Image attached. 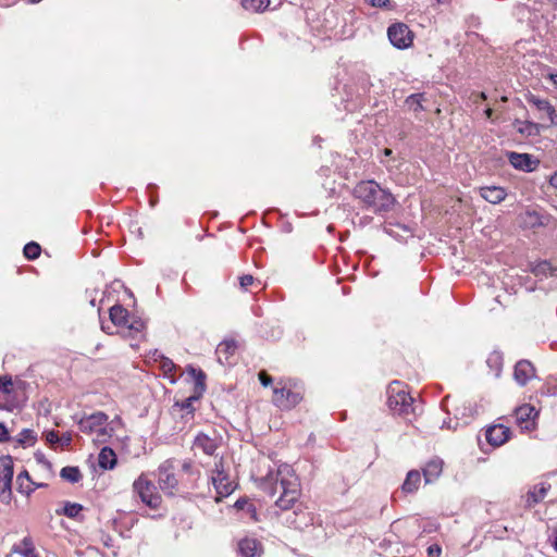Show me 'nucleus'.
<instances>
[{"label": "nucleus", "mask_w": 557, "mask_h": 557, "mask_svg": "<svg viewBox=\"0 0 557 557\" xmlns=\"http://www.w3.org/2000/svg\"><path fill=\"white\" fill-rule=\"evenodd\" d=\"M259 487L274 496L280 492L273 513L289 528L302 529L311 524L312 518L301 504H297L300 495V483L294 469L289 465H281L275 472L270 471L260 479Z\"/></svg>", "instance_id": "f257e3e1"}, {"label": "nucleus", "mask_w": 557, "mask_h": 557, "mask_svg": "<svg viewBox=\"0 0 557 557\" xmlns=\"http://www.w3.org/2000/svg\"><path fill=\"white\" fill-rule=\"evenodd\" d=\"M354 196L375 214L391 211L396 202L391 191L372 180L359 182L354 188Z\"/></svg>", "instance_id": "f03ea898"}, {"label": "nucleus", "mask_w": 557, "mask_h": 557, "mask_svg": "<svg viewBox=\"0 0 557 557\" xmlns=\"http://www.w3.org/2000/svg\"><path fill=\"white\" fill-rule=\"evenodd\" d=\"M387 406L394 414L407 416L414 411L413 398L401 383L395 381L387 387Z\"/></svg>", "instance_id": "7ed1b4c3"}, {"label": "nucleus", "mask_w": 557, "mask_h": 557, "mask_svg": "<svg viewBox=\"0 0 557 557\" xmlns=\"http://www.w3.org/2000/svg\"><path fill=\"white\" fill-rule=\"evenodd\" d=\"M109 417L102 412L97 411L89 416H85L78 420V428L83 433L91 434L95 433V441L104 443L112 435V429H108Z\"/></svg>", "instance_id": "20e7f679"}, {"label": "nucleus", "mask_w": 557, "mask_h": 557, "mask_svg": "<svg viewBox=\"0 0 557 557\" xmlns=\"http://www.w3.org/2000/svg\"><path fill=\"white\" fill-rule=\"evenodd\" d=\"M211 482L218 494L216 500L227 497L235 490L233 481L230 480L228 474L224 469L222 457L214 463V469L211 472Z\"/></svg>", "instance_id": "39448f33"}, {"label": "nucleus", "mask_w": 557, "mask_h": 557, "mask_svg": "<svg viewBox=\"0 0 557 557\" xmlns=\"http://www.w3.org/2000/svg\"><path fill=\"white\" fill-rule=\"evenodd\" d=\"M133 488L148 507L157 509L161 505V496L158 494L156 485L147 480L144 474L134 481Z\"/></svg>", "instance_id": "423d86ee"}, {"label": "nucleus", "mask_w": 557, "mask_h": 557, "mask_svg": "<svg viewBox=\"0 0 557 557\" xmlns=\"http://www.w3.org/2000/svg\"><path fill=\"white\" fill-rule=\"evenodd\" d=\"M158 484L161 491L166 495L173 496L177 492L178 481L175 476L173 460L168 459L159 466Z\"/></svg>", "instance_id": "0eeeda50"}, {"label": "nucleus", "mask_w": 557, "mask_h": 557, "mask_svg": "<svg viewBox=\"0 0 557 557\" xmlns=\"http://www.w3.org/2000/svg\"><path fill=\"white\" fill-rule=\"evenodd\" d=\"M187 372L195 380L194 395L187 397L178 405L182 409L187 410L188 412H193L194 401L198 400L206 391V373L202 370L196 369L191 366L187 367Z\"/></svg>", "instance_id": "6e6552de"}, {"label": "nucleus", "mask_w": 557, "mask_h": 557, "mask_svg": "<svg viewBox=\"0 0 557 557\" xmlns=\"http://www.w3.org/2000/svg\"><path fill=\"white\" fill-rule=\"evenodd\" d=\"M0 499L2 503H9L11 500V486L13 479V460L11 456H3L0 459Z\"/></svg>", "instance_id": "1a4fd4ad"}, {"label": "nucleus", "mask_w": 557, "mask_h": 557, "mask_svg": "<svg viewBox=\"0 0 557 557\" xmlns=\"http://www.w3.org/2000/svg\"><path fill=\"white\" fill-rule=\"evenodd\" d=\"M387 37L389 42L397 49H406L410 47L413 35L405 23H394L387 28Z\"/></svg>", "instance_id": "9d476101"}, {"label": "nucleus", "mask_w": 557, "mask_h": 557, "mask_svg": "<svg viewBox=\"0 0 557 557\" xmlns=\"http://www.w3.org/2000/svg\"><path fill=\"white\" fill-rule=\"evenodd\" d=\"M537 414L539 412L532 405L523 404L515 410L513 418L522 432H531L536 428Z\"/></svg>", "instance_id": "9b49d317"}, {"label": "nucleus", "mask_w": 557, "mask_h": 557, "mask_svg": "<svg viewBox=\"0 0 557 557\" xmlns=\"http://www.w3.org/2000/svg\"><path fill=\"white\" fill-rule=\"evenodd\" d=\"M302 396L290 388L275 387L273 389V404L282 410H289L300 403Z\"/></svg>", "instance_id": "f8f14e48"}, {"label": "nucleus", "mask_w": 557, "mask_h": 557, "mask_svg": "<svg viewBox=\"0 0 557 557\" xmlns=\"http://www.w3.org/2000/svg\"><path fill=\"white\" fill-rule=\"evenodd\" d=\"M509 163L519 171L533 172L537 169L540 161L529 153H519L515 151L507 152Z\"/></svg>", "instance_id": "ddd939ff"}, {"label": "nucleus", "mask_w": 557, "mask_h": 557, "mask_svg": "<svg viewBox=\"0 0 557 557\" xmlns=\"http://www.w3.org/2000/svg\"><path fill=\"white\" fill-rule=\"evenodd\" d=\"M510 429L503 424L490 426L485 432V437L488 444L498 447L505 444L510 436Z\"/></svg>", "instance_id": "4468645a"}, {"label": "nucleus", "mask_w": 557, "mask_h": 557, "mask_svg": "<svg viewBox=\"0 0 557 557\" xmlns=\"http://www.w3.org/2000/svg\"><path fill=\"white\" fill-rule=\"evenodd\" d=\"M14 392L12 377L9 375L0 376V409L13 410L14 404L9 400V396Z\"/></svg>", "instance_id": "2eb2a0df"}, {"label": "nucleus", "mask_w": 557, "mask_h": 557, "mask_svg": "<svg viewBox=\"0 0 557 557\" xmlns=\"http://www.w3.org/2000/svg\"><path fill=\"white\" fill-rule=\"evenodd\" d=\"M220 446V440L216 437H210L205 433H199L194 441V447L200 449L208 456H214L216 449Z\"/></svg>", "instance_id": "dca6fc26"}, {"label": "nucleus", "mask_w": 557, "mask_h": 557, "mask_svg": "<svg viewBox=\"0 0 557 557\" xmlns=\"http://www.w3.org/2000/svg\"><path fill=\"white\" fill-rule=\"evenodd\" d=\"M534 374L535 370L530 361L520 360L516 363L513 376L519 385H525L534 376Z\"/></svg>", "instance_id": "f3484780"}, {"label": "nucleus", "mask_w": 557, "mask_h": 557, "mask_svg": "<svg viewBox=\"0 0 557 557\" xmlns=\"http://www.w3.org/2000/svg\"><path fill=\"white\" fill-rule=\"evenodd\" d=\"M238 554L240 557H261L262 545L256 539L245 537L238 542Z\"/></svg>", "instance_id": "a211bd4d"}, {"label": "nucleus", "mask_w": 557, "mask_h": 557, "mask_svg": "<svg viewBox=\"0 0 557 557\" xmlns=\"http://www.w3.org/2000/svg\"><path fill=\"white\" fill-rule=\"evenodd\" d=\"M480 196L490 203L497 205L505 200L507 193L500 186H483L479 189Z\"/></svg>", "instance_id": "6ab92c4d"}, {"label": "nucleus", "mask_w": 557, "mask_h": 557, "mask_svg": "<svg viewBox=\"0 0 557 557\" xmlns=\"http://www.w3.org/2000/svg\"><path fill=\"white\" fill-rule=\"evenodd\" d=\"M237 344L234 339H227L220 343L216 347L215 354L220 363H228L230 358L235 354Z\"/></svg>", "instance_id": "aec40b11"}, {"label": "nucleus", "mask_w": 557, "mask_h": 557, "mask_svg": "<svg viewBox=\"0 0 557 557\" xmlns=\"http://www.w3.org/2000/svg\"><path fill=\"white\" fill-rule=\"evenodd\" d=\"M549 488H550V485L547 483H540V484L534 485L528 492L527 505L529 507H533L536 504H539L540 502H542L546 497Z\"/></svg>", "instance_id": "412c9836"}, {"label": "nucleus", "mask_w": 557, "mask_h": 557, "mask_svg": "<svg viewBox=\"0 0 557 557\" xmlns=\"http://www.w3.org/2000/svg\"><path fill=\"white\" fill-rule=\"evenodd\" d=\"M443 471V460L440 458H434L430 460L425 467L423 468V475L425 483H432L435 481Z\"/></svg>", "instance_id": "4be33fe9"}, {"label": "nucleus", "mask_w": 557, "mask_h": 557, "mask_svg": "<svg viewBox=\"0 0 557 557\" xmlns=\"http://www.w3.org/2000/svg\"><path fill=\"white\" fill-rule=\"evenodd\" d=\"M12 552L23 557H39L30 536H25L20 543L13 545Z\"/></svg>", "instance_id": "5701e85b"}, {"label": "nucleus", "mask_w": 557, "mask_h": 557, "mask_svg": "<svg viewBox=\"0 0 557 557\" xmlns=\"http://www.w3.org/2000/svg\"><path fill=\"white\" fill-rule=\"evenodd\" d=\"M404 523L410 529H417L419 531V534L432 533L437 530V524L433 520L411 518L404 521Z\"/></svg>", "instance_id": "b1692460"}, {"label": "nucleus", "mask_w": 557, "mask_h": 557, "mask_svg": "<svg viewBox=\"0 0 557 557\" xmlns=\"http://www.w3.org/2000/svg\"><path fill=\"white\" fill-rule=\"evenodd\" d=\"M131 319L128 311L121 305H114L110 308V320L115 325L125 326Z\"/></svg>", "instance_id": "393cba45"}, {"label": "nucleus", "mask_w": 557, "mask_h": 557, "mask_svg": "<svg viewBox=\"0 0 557 557\" xmlns=\"http://www.w3.org/2000/svg\"><path fill=\"white\" fill-rule=\"evenodd\" d=\"M99 466L102 469H113L116 465V455L110 447H103L98 457Z\"/></svg>", "instance_id": "a878e982"}, {"label": "nucleus", "mask_w": 557, "mask_h": 557, "mask_svg": "<svg viewBox=\"0 0 557 557\" xmlns=\"http://www.w3.org/2000/svg\"><path fill=\"white\" fill-rule=\"evenodd\" d=\"M421 475L417 470H410L407 473L406 480L401 485V491L404 493H414L420 485Z\"/></svg>", "instance_id": "bb28decb"}, {"label": "nucleus", "mask_w": 557, "mask_h": 557, "mask_svg": "<svg viewBox=\"0 0 557 557\" xmlns=\"http://www.w3.org/2000/svg\"><path fill=\"white\" fill-rule=\"evenodd\" d=\"M242 5L247 11L259 13L270 5V0H242Z\"/></svg>", "instance_id": "cd10ccee"}, {"label": "nucleus", "mask_w": 557, "mask_h": 557, "mask_svg": "<svg viewBox=\"0 0 557 557\" xmlns=\"http://www.w3.org/2000/svg\"><path fill=\"white\" fill-rule=\"evenodd\" d=\"M83 510V506L77 503L66 502L62 510H57L58 515H64L67 518H77Z\"/></svg>", "instance_id": "c85d7f7f"}, {"label": "nucleus", "mask_w": 557, "mask_h": 557, "mask_svg": "<svg viewBox=\"0 0 557 557\" xmlns=\"http://www.w3.org/2000/svg\"><path fill=\"white\" fill-rule=\"evenodd\" d=\"M60 476L71 483H77L82 479V473L77 467L67 466L61 469Z\"/></svg>", "instance_id": "c756f323"}, {"label": "nucleus", "mask_w": 557, "mask_h": 557, "mask_svg": "<svg viewBox=\"0 0 557 557\" xmlns=\"http://www.w3.org/2000/svg\"><path fill=\"white\" fill-rule=\"evenodd\" d=\"M37 441L36 433L30 429H23L17 437V443L22 446H33Z\"/></svg>", "instance_id": "7c9ffc66"}, {"label": "nucleus", "mask_w": 557, "mask_h": 557, "mask_svg": "<svg viewBox=\"0 0 557 557\" xmlns=\"http://www.w3.org/2000/svg\"><path fill=\"white\" fill-rule=\"evenodd\" d=\"M153 355L156 356V360L158 358L160 359V367L165 375H168L169 373H171L172 371H174L176 369L175 363L170 358L164 357L163 355L159 354L157 350L154 351Z\"/></svg>", "instance_id": "2f4dec72"}, {"label": "nucleus", "mask_w": 557, "mask_h": 557, "mask_svg": "<svg viewBox=\"0 0 557 557\" xmlns=\"http://www.w3.org/2000/svg\"><path fill=\"white\" fill-rule=\"evenodd\" d=\"M40 251H41L40 246L35 242H30V243L26 244L23 249L25 258H27L29 260H35L36 258H38L40 255Z\"/></svg>", "instance_id": "473e14b6"}, {"label": "nucleus", "mask_w": 557, "mask_h": 557, "mask_svg": "<svg viewBox=\"0 0 557 557\" xmlns=\"http://www.w3.org/2000/svg\"><path fill=\"white\" fill-rule=\"evenodd\" d=\"M129 331L141 333L145 329V322L141 319L131 317L128 323L125 325Z\"/></svg>", "instance_id": "72a5a7b5"}, {"label": "nucleus", "mask_w": 557, "mask_h": 557, "mask_svg": "<svg viewBox=\"0 0 557 557\" xmlns=\"http://www.w3.org/2000/svg\"><path fill=\"white\" fill-rule=\"evenodd\" d=\"M486 363L488 364V367L494 368L496 371H499L502 367V356L498 352H492L488 356Z\"/></svg>", "instance_id": "f704fd0d"}, {"label": "nucleus", "mask_w": 557, "mask_h": 557, "mask_svg": "<svg viewBox=\"0 0 557 557\" xmlns=\"http://www.w3.org/2000/svg\"><path fill=\"white\" fill-rule=\"evenodd\" d=\"M424 101H426V99L424 98V94H412L407 97V99L405 100V104H421V102Z\"/></svg>", "instance_id": "c9c22d12"}, {"label": "nucleus", "mask_w": 557, "mask_h": 557, "mask_svg": "<svg viewBox=\"0 0 557 557\" xmlns=\"http://www.w3.org/2000/svg\"><path fill=\"white\" fill-rule=\"evenodd\" d=\"M373 8L394 9L391 0H366Z\"/></svg>", "instance_id": "e433bc0d"}, {"label": "nucleus", "mask_w": 557, "mask_h": 557, "mask_svg": "<svg viewBox=\"0 0 557 557\" xmlns=\"http://www.w3.org/2000/svg\"><path fill=\"white\" fill-rule=\"evenodd\" d=\"M255 282V278L250 274H246L239 277V285L242 289L247 290L249 286H251Z\"/></svg>", "instance_id": "4c0bfd02"}, {"label": "nucleus", "mask_w": 557, "mask_h": 557, "mask_svg": "<svg viewBox=\"0 0 557 557\" xmlns=\"http://www.w3.org/2000/svg\"><path fill=\"white\" fill-rule=\"evenodd\" d=\"M552 124L557 125V107H543Z\"/></svg>", "instance_id": "58836bf2"}, {"label": "nucleus", "mask_w": 557, "mask_h": 557, "mask_svg": "<svg viewBox=\"0 0 557 557\" xmlns=\"http://www.w3.org/2000/svg\"><path fill=\"white\" fill-rule=\"evenodd\" d=\"M528 218L530 219V224L532 226L543 225L541 216L536 212H529Z\"/></svg>", "instance_id": "ea45409f"}, {"label": "nucleus", "mask_w": 557, "mask_h": 557, "mask_svg": "<svg viewBox=\"0 0 557 557\" xmlns=\"http://www.w3.org/2000/svg\"><path fill=\"white\" fill-rule=\"evenodd\" d=\"M46 441L50 444H57L60 441L59 434L55 431H48L46 433Z\"/></svg>", "instance_id": "a19ab883"}, {"label": "nucleus", "mask_w": 557, "mask_h": 557, "mask_svg": "<svg viewBox=\"0 0 557 557\" xmlns=\"http://www.w3.org/2000/svg\"><path fill=\"white\" fill-rule=\"evenodd\" d=\"M10 440L9 431L4 424L0 423V443H5Z\"/></svg>", "instance_id": "79ce46f5"}, {"label": "nucleus", "mask_w": 557, "mask_h": 557, "mask_svg": "<svg viewBox=\"0 0 557 557\" xmlns=\"http://www.w3.org/2000/svg\"><path fill=\"white\" fill-rule=\"evenodd\" d=\"M259 380L263 386H269L272 383V377L263 371L259 373Z\"/></svg>", "instance_id": "37998d69"}, {"label": "nucleus", "mask_w": 557, "mask_h": 557, "mask_svg": "<svg viewBox=\"0 0 557 557\" xmlns=\"http://www.w3.org/2000/svg\"><path fill=\"white\" fill-rule=\"evenodd\" d=\"M182 470L186 473H189V474H193L194 473V466H193V461L190 460H185L182 465Z\"/></svg>", "instance_id": "c03bdc74"}, {"label": "nucleus", "mask_w": 557, "mask_h": 557, "mask_svg": "<svg viewBox=\"0 0 557 557\" xmlns=\"http://www.w3.org/2000/svg\"><path fill=\"white\" fill-rule=\"evenodd\" d=\"M541 3L553 11H557V0H541Z\"/></svg>", "instance_id": "a18cd8bd"}, {"label": "nucleus", "mask_w": 557, "mask_h": 557, "mask_svg": "<svg viewBox=\"0 0 557 557\" xmlns=\"http://www.w3.org/2000/svg\"><path fill=\"white\" fill-rule=\"evenodd\" d=\"M441 552H442V549H441V547L437 544L431 545L428 548V553L431 556H434V555L440 556Z\"/></svg>", "instance_id": "49530a36"}, {"label": "nucleus", "mask_w": 557, "mask_h": 557, "mask_svg": "<svg viewBox=\"0 0 557 557\" xmlns=\"http://www.w3.org/2000/svg\"><path fill=\"white\" fill-rule=\"evenodd\" d=\"M550 267H549V263L547 262H542L540 263L535 269H534V272L535 274H539V273H544L546 270H548Z\"/></svg>", "instance_id": "de8ad7c7"}, {"label": "nucleus", "mask_w": 557, "mask_h": 557, "mask_svg": "<svg viewBox=\"0 0 557 557\" xmlns=\"http://www.w3.org/2000/svg\"><path fill=\"white\" fill-rule=\"evenodd\" d=\"M72 442V437L70 434H64L62 437H60L59 443H61L62 446H70Z\"/></svg>", "instance_id": "09e8293b"}, {"label": "nucleus", "mask_w": 557, "mask_h": 557, "mask_svg": "<svg viewBox=\"0 0 557 557\" xmlns=\"http://www.w3.org/2000/svg\"><path fill=\"white\" fill-rule=\"evenodd\" d=\"M26 479V480H29V474L26 470H24L23 472L18 473L17 475V482L20 483V486L22 487L23 486V480Z\"/></svg>", "instance_id": "8fccbe9b"}, {"label": "nucleus", "mask_w": 557, "mask_h": 557, "mask_svg": "<svg viewBox=\"0 0 557 557\" xmlns=\"http://www.w3.org/2000/svg\"><path fill=\"white\" fill-rule=\"evenodd\" d=\"M549 183L557 189V172L550 176Z\"/></svg>", "instance_id": "3c124183"}, {"label": "nucleus", "mask_w": 557, "mask_h": 557, "mask_svg": "<svg viewBox=\"0 0 557 557\" xmlns=\"http://www.w3.org/2000/svg\"><path fill=\"white\" fill-rule=\"evenodd\" d=\"M549 81L552 82L553 86L557 89V74H549Z\"/></svg>", "instance_id": "603ef678"}, {"label": "nucleus", "mask_w": 557, "mask_h": 557, "mask_svg": "<svg viewBox=\"0 0 557 557\" xmlns=\"http://www.w3.org/2000/svg\"><path fill=\"white\" fill-rule=\"evenodd\" d=\"M247 504L246 500H242V499H238L236 503H235V507L239 508V509H243L244 506Z\"/></svg>", "instance_id": "864d4df0"}, {"label": "nucleus", "mask_w": 557, "mask_h": 557, "mask_svg": "<svg viewBox=\"0 0 557 557\" xmlns=\"http://www.w3.org/2000/svg\"><path fill=\"white\" fill-rule=\"evenodd\" d=\"M550 543H552V546L554 547V549L557 552V534H555V535L550 539Z\"/></svg>", "instance_id": "5fc2aeb1"}, {"label": "nucleus", "mask_w": 557, "mask_h": 557, "mask_svg": "<svg viewBox=\"0 0 557 557\" xmlns=\"http://www.w3.org/2000/svg\"><path fill=\"white\" fill-rule=\"evenodd\" d=\"M392 153H393V150H392V149H389V148H385V149L383 150V154H384L385 157H391V156H392Z\"/></svg>", "instance_id": "6e6d98bb"}, {"label": "nucleus", "mask_w": 557, "mask_h": 557, "mask_svg": "<svg viewBox=\"0 0 557 557\" xmlns=\"http://www.w3.org/2000/svg\"><path fill=\"white\" fill-rule=\"evenodd\" d=\"M533 104L540 106V104H549V103L547 101L537 99V100L533 101Z\"/></svg>", "instance_id": "4d7b16f0"}, {"label": "nucleus", "mask_w": 557, "mask_h": 557, "mask_svg": "<svg viewBox=\"0 0 557 557\" xmlns=\"http://www.w3.org/2000/svg\"><path fill=\"white\" fill-rule=\"evenodd\" d=\"M485 113H486V115H487L488 117H491V115H492V109H491L490 107H487V109H486Z\"/></svg>", "instance_id": "13d9d810"}, {"label": "nucleus", "mask_w": 557, "mask_h": 557, "mask_svg": "<svg viewBox=\"0 0 557 557\" xmlns=\"http://www.w3.org/2000/svg\"><path fill=\"white\" fill-rule=\"evenodd\" d=\"M400 521L393 522V527L397 528L398 525H400Z\"/></svg>", "instance_id": "bf43d9fd"}, {"label": "nucleus", "mask_w": 557, "mask_h": 557, "mask_svg": "<svg viewBox=\"0 0 557 557\" xmlns=\"http://www.w3.org/2000/svg\"><path fill=\"white\" fill-rule=\"evenodd\" d=\"M32 3H38L40 2L41 0H29Z\"/></svg>", "instance_id": "052dcab7"}, {"label": "nucleus", "mask_w": 557, "mask_h": 557, "mask_svg": "<svg viewBox=\"0 0 557 557\" xmlns=\"http://www.w3.org/2000/svg\"><path fill=\"white\" fill-rule=\"evenodd\" d=\"M481 97H482L484 100L486 99V98H485L484 92H481Z\"/></svg>", "instance_id": "680f3d73"}, {"label": "nucleus", "mask_w": 557, "mask_h": 557, "mask_svg": "<svg viewBox=\"0 0 557 557\" xmlns=\"http://www.w3.org/2000/svg\"><path fill=\"white\" fill-rule=\"evenodd\" d=\"M444 1H445V0H437V2H440V3L444 2Z\"/></svg>", "instance_id": "e2e57ef3"}]
</instances>
